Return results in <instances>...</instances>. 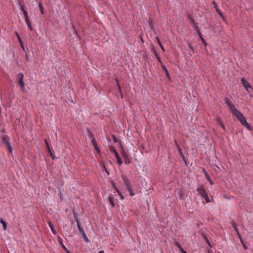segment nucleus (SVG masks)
<instances>
[{"mask_svg": "<svg viewBox=\"0 0 253 253\" xmlns=\"http://www.w3.org/2000/svg\"><path fill=\"white\" fill-rule=\"evenodd\" d=\"M127 190L129 192V193L131 196H133L134 195V193L133 192V189L131 188V186L126 188Z\"/></svg>", "mask_w": 253, "mask_h": 253, "instance_id": "a211bd4d", "label": "nucleus"}, {"mask_svg": "<svg viewBox=\"0 0 253 253\" xmlns=\"http://www.w3.org/2000/svg\"><path fill=\"white\" fill-rule=\"evenodd\" d=\"M232 226H233V227L234 230L236 231L237 234L239 233V230H238V228H237V227L236 226V224L235 223H233Z\"/></svg>", "mask_w": 253, "mask_h": 253, "instance_id": "cd10ccee", "label": "nucleus"}, {"mask_svg": "<svg viewBox=\"0 0 253 253\" xmlns=\"http://www.w3.org/2000/svg\"><path fill=\"white\" fill-rule=\"evenodd\" d=\"M189 20H190V22H191V23L192 25H193V24L194 23H195V22H194V19H193L192 18L190 17V18H189Z\"/></svg>", "mask_w": 253, "mask_h": 253, "instance_id": "c9c22d12", "label": "nucleus"}, {"mask_svg": "<svg viewBox=\"0 0 253 253\" xmlns=\"http://www.w3.org/2000/svg\"><path fill=\"white\" fill-rule=\"evenodd\" d=\"M250 89H248V91H247V92L249 93V94L250 95V94H252L251 93V90H250Z\"/></svg>", "mask_w": 253, "mask_h": 253, "instance_id": "49530a36", "label": "nucleus"}, {"mask_svg": "<svg viewBox=\"0 0 253 253\" xmlns=\"http://www.w3.org/2000/svg\"><path fill=\"white\" fill-rule=\"evenodd\" d=\"M21 10H22L23 14L25 16V20L27 19H29V17L28 16L27 12L24 9V7H21Z\"/></svg>", "mask_w": 253, "mask_h": 253, "instance_id": "2eb2a0df", "label": "nucleus"}, {"mask_svg": "<svg viewBox=\"0 0 253 253\" xmlns=\"http://www.w3.org/2000/svg\"><path fill=\"white\" fill-rule=\"evenodd\" d=\"M207 243H208V244L209 245V246L210 247H211V246L210 243L209 242V241L208 240L207 241Z\"/></svg>", "mask_w": 253, "mask_h": 253, "instance_id": "a18cd8bd", "label": "nucleus"}, {"mask_svg": "<svg viewBox=\"0 0 253 253\" xmlns=\"http://www.w3.org/2000/svg\"><path fill=\"white\" fill-rule=\"evenodd\" d=\"M241 82L247 91H248V89H251L253 91V88L252 87L250 84L245 78H241Z\"/></svg>", "mask_w": 253, "mask_h": 253, "instance_id": "20e7f679", "label": "nucleus"}, {"mask_svg": "<svg viewBox=\"0 0 253 253\" xmlns=\"http://www.w3.org/2000/svg\"><path fill=\"white\" fill-rule=\"evenodd\" d=\"M117 192L118 193L119 195L120 196V197L121 199V200H124V197L123 196V195L122 194V193L121 192V191L118 190H117Z\"/></svg>", "mask_w": 253, "mask_h": 253, "instance_id": "c85d7f7f", "label": "nucleus"}, {"mask_svg": "<svg viewBox=\"0 0 253 253\" xmlns=\"http://www.w3.org/2000/svg\"><path fill=\"white\" fill-rule=\"evenodd\" d=\"M215 10L216 11V12L218 13V14L221 16V17H222V18L224 20V17L222 13V12L220 11V10H219V9L218 8V7L217 6H215Z\"/></svg>", "mask_w": 253, "mask_h": 253, "instance_id": "5701e85b", "label": "nucleus"}, {"mask_svg": "<svg viewBox=\"0 0 253 253\" xmlns=\"http://www.w3.org/2000/svg\"><path fill=\"white\" fill-rule=\"evenodd\" d=\"M123 157L125 159V162L126 164L130 163V160L128 159L126 154L123 155Z\"/></svg>", "mask_w": 253, "mask_h": 253, "instance_id": "b1692460", "label": "nucleus"}, {"mask_svg": "<svg viewBox=\"0 0 253 253\" xmlns=\"http://www.w3.org/2000/svg\"><path fill=\"white\" fill-rule=\"evenodd\" d=\"M111 151L114 153L115 156L117 159L118 163L119 165H121L122 164V161L121 159V158L119 157L118 153H117V151L115 150V149L114 147H112L111 148Z\"/></svg>", "mask_w": 253, "mask_h": 253, "instance_id": "423d86ee", "label": "nucleus"}, {"mask_svg": "<svg viewBox=\"0 0 253 253\" xmlns=\"http://www.w3.org/2000/svg\"><path fill=\"white\" fill-rule=\"evenodd\" d=\"M113 139H114V141L116 142H117V139H116V137L115 135H113Z\"/></svg>", "mask_w": 253, "mask_h": 253, "instance_id": "79ce46f5", "label": "nucleus"}, {"mask_svg": "<svg viewBox=\"0 0 253 253\" xmlns=\"http://www.w3.org/2000/svg\"><path fill=\"white\" fill-rule=\"evenodd\" d=\"M39 7H40V10L41 11L42 14H43V6H42V4L41 3H39Z\"/></svg>", "mask_w": 253, "mask_h": 253, "instance_id": "2f4dec72", "label": "nucleus"}, {"mask_svg": "<svg viewBox=\"0 0 253 253\" xmlns=\"http://www.w3.org/2000/svg\"><path fill=\"white\" fill-rule=\"evenodd\" d=\"M45 144H46V146L47 147V148L48 152L50 153V152H51V151L50 150V149L48 143L47 142V141L46 140H45Z\"/></svg>", "mask_w": 253, "mask_h": 253, "instance_id": "7c9ffc66", "label": "nucleus"}, {"mask_svg": "<svg viewBox=\"0 0 253 253\" xmlns=\"http://www.w3.org/2000/svg\"><path fill=\"white\" fill-rule=\"evenodd\" d=\"M106 171L107 173V174L109 175V171L107 170H106Z\"/></svg>", "mask_w": 253, "mask_h": 253, "instance_id": "3c124183", "label": "nucleus"}, {"mask_svg": "<svg viewBox=\"0 0 253 253\" xmlns=\"http://www.w3.org/2000/svg\"><path fill=\"white\" fill-rule=\"evenodd\" d=\"M98 253H105L103 251H100L98 252Z\"/></svg>", "mask_w": 253, "mask_h": 253, "instance_id": "09e8293b", "label": "nucleus"}, {"mask_svg": "<svg viewBox=\"0 0 253 253\" xmlns=\"http://www.w3.org/2000/svg\"><path fill=\"white\" fill-rule=\"evenodd\" d=\"M47 224L49 227V228H50L52 233L54 234V235H55L56 234V232L55 231V230H54V227H53V225L52 224V223L51 222V221H49L48 222H47Z\"/></svg>", "mask_w": 253, "mask_h": 253, "instance_id": "9d476101", "label": "nucleus"}, {"mask_svg": "<svg viewBox=\"0 0 253 253\" xmlns=\"http://www.w3.org/2000/svg\"><path fill=\"white\" fill-rule=\"evenodd\" d=\"M163 69L165 71L167 77L170 80V76H169V74L168 71L167 69V68L165 67V66H163Z\"/></svg>", "mask_w": 253, "mask_h": 253, "instance_id": "bb28decb", "label": "nucleus"}, {"mask_svg": "<svg viewBox=\"0 0 253 253\" xmlns=\"http://www.w3.org/2000/svg\"><path fill=\"white\" fill-rule=\"evenodd\" d=\"M240 240L241 242L242 243V244H244V242H243V240L242 238L241 239H240Z\"/></svg>", "mask_w": 253, "mask_h": 253, "instance_id": "de8ad7c7", "label": "nucleus"}, {"mask_svg": "<svg viewBox=\"0 0 253 253\" xmlns=\"http://www.w3.org/2000/svg\"><path fill=\"white\" fill-rule=\"evenodd\" d=\"M243 246H244V248L246 250V249H247V247H246V246H245V245L244 244H244H243Z\"/></svg>", "mask_w": 253, "mask_h": 253, "instance_id": "8fccbe9b", "label": "nucleus"}, {"mask_svg": "<svg viewBox=\"0 0 253 253\" xmlns=\"http://www.w3.org/2000/svg\"><path fill=\"white\" fill-rule=\"evenodd\" d=\"M77 226H78V228L79 229V231L82 234L84 233V230H83L82 228L81 227V224H80L79 221L77 220Z\"/></svg>", "mask_w": 253, "mask_h": 253, "instance_id": "6ab92c4d", "label": "nucleus"}, {"mask_svg": "<svg viewBox=\"0 0 253 253\" xmlns=\"http://www.w3.org/2000/svg\"><path fill=\"white\" fill-rule=\"evenodd\" d=\"M119 89L121 90V87L120 86H119Z\"/></svg>", "mask_w": 253, "mask_h": 253, "instance_id": "603ef678", "label": "nucleus"}, {"mask_svg": "<svg viewBox=\"0 0 253 253\" xmlns=\"http://www.w3.org/2000/svg\"><path fill=\"white\" fill-rule=\"evenodd\" d=\"M17 83L20 85L23 91L25 90V84L23 82L24 75L22 73H20L17 76Z\"/></svg>", "mask_w": 253, "mask_h": 253, "instance_id": "7ed1b4c3", "label": "nucleus"}, {"mask_svg": "<svg viewBox=\"0 0 253 253\" xmlns=\"http://www.w3.org/2000/svg\"><path fill=\"white\" fill-rule=\"evenodd\" d=\"M178 195L180 199H183L184 196L183 191L180 190L178 193Z\"/></svg>", "mask_w": 253, "mask_h": 253, "instance_id": "aec40b11", "label": "nucleus"}, {"mask_svg": "<svg viewBox=\"0 0 253 253\" xmlns=\"http://www.w3.org/2000/svg\"><path fill=\"white\" fill-rule=\"evenodd\" d=\"M51 156V157H52V159H54V156L52 154V152H50V153H49Z\"/></svg>", "mask_w": 253, "mask_h": 253, "instance_id": "a19ab883", "label": "nucleus"}, {"mask_svg": "<svg viewBox=\"0 0 253 253\" xmlns=\"http://www.w3.org/2000/svg\"><path fill=\"white\" fill-rule=\"evenodd\" d=\"M2 142L5 144V145H7V144L10 143L9 142V138L8 136H5L2 137Z\"/></svg>", "mask_w": 253, "mask_h": 253, "instance_id": "1a4fd4ad", "label": "nucleus"}, {"mask_svg": "<svg viewBox=\"0 0 253 253\" xmlns=\"http://www.w3.org/2000/svg\"><path fill=\"white\" fill-rule=\"evenodd\" d=\"M175 245L177 246L178 248L179 249L180 251H181V249H183L181 246L180 244H179L178 243H177Z\"/></svg>", "mask_w": 253, "mask_h": 253, "instance_id": "473e14b6", "label": "nucleus"}, {"mask_svg": "<svg viewBox=\"0 0 253 253\" xmlns=\"http://www.w3.org/2000/svg\"><path fill=\"white\" fill-rule=\"evenodd\" d=\"M193 27L194 28V29H195V31H197L199 34V35L200 36H201V32H200L199 29H198V26L197 25V24L196 23H194L192 25Z\"/></svg>", "mask_w": 253, "mask_h": 253, "instance_id": "4468645a", "label": "nucleus"}, {"mask_svg": "<svg viewBox=\"0 0 253 253\" xmlns=\"http://www.w3.org/2000/svg\"><path fill=\"white\" fill-rule=\"evenodd\" d=\"M16 36L17 37V39H18V42L20 44V46L22 48V49L24 51L25 50V48H24V44H23V42L21 40V39L20 38L19 34L18 33H16Z\"/></svg>", "mask_w": 253, "mask_h": 253, "instance_id": "6e6552de", "label": "nucleus"}, {"mask_svg": "<svg viewBox=\"0 0 253 253\" xmlns=\"http://www.w3.org/2000/svg\"><path fill=\"white\" fill-rule=\"evenodd\" d=\"M156 39H157V42L159 43V44L160 46V47H161V48L163 49V51H165L164 48L162 46V44H161V43L160 42V40L158 38H157Z\"/></svg>", "mask_w": 253, "mask_h": 253, "instance_id": "c756f323", "label": "nucleus"}, {"mask_svg": "<svg viewBox=\"0 0 253 253\" xmlns=\"http://www.w3.org/2000/svg\"><path fill=\"white\" fill-rule=\"evenodd\" d=\"M178 152H179V154L180 156L181 157V158H182L183 160L184 161H185V163H186V160L185 159L184 155L182 153V149H179Z\"/></svg>", "mask_w": 253, "mask_h": 253, "instance_id": "4be33fe9", "label": "nucleus"}, {"mask_svg": "<svg viewBox=\"0 0 253 253\" xmlns=\"http://www.w3.org/2000/svg\"><path fill=\"white\" fill-rule=\"evenodd\" d=\"M25 21H26V24H27V26L29 27V28L30 29V30L31 31H32L33 30V27H32V25L31 24V23H30L29 19H27Z\"/></svg>", "mask_w": 253, "mask_h": 253, "instance_id": "f3484780", "label": "nucleus"}, {"mask_svg": "<svg viewBox=\"0 0 253 253\" xmlns=\"http://www.w3.org/2000/svg\"><path fill=\"white\" fill-rule=\"evenodd\" d=\"M175 145L178 149V150H179V149H181L179 146V144H178L177 141H175Z\"/></svg>", "mask_w": 253, "mask_h": 253, "instance_id": "e433bc0d", "label": "nucleus"}, {"mask_svg": "<svg viewBox=\"0 0 253 253\" xmlns=\"http://www.w3.org/2000/svg\"><path fill=\"white\" fill-rule=\"evenodd\" d=\"M114 198L113 197H109V204L111 205V206L114 208L115 206L114 204Z\"/></svg>", "mask_w": 253, "mask_h": 253, "instance_id": "f8f14e48", "label": "nucleus"}, {"mask_svg": "<svg viewBox=\"0 0 253 253\" xmlns=\"http://www.w3.org/2000/svg\"><path fill=\"white\" fill-rule=\"evenodd\" d=\"M26 59H27V60H28V56H26Z\"/></svg>", "mask_w": 253, "mask_h": 253, "instance_id": "864d4df0", "label": "nucleus"}, {"mask_svg": "<svg viewBox=\"0 0 253 253\" xmlns=\"http://www.w3.org/2000/svg\"><path fill=\"white\" fill-rule=\"evenodd\" d=\"M149 26H150V28L151 29H152L153 28V27H154V25H153V24L152 23V22L151 21H150L149 22Z\"/></svg>", "mask_w": 253, "mask_h": 253, "instance_id": "72a5a7b5", "label": "nucleus"}, {"mask_svg": "<svg viewBox=\"0 0 253 253\" xmlns=\"http://www.w3.org/2000/svg\"><path fill=\"white\" fill-rule=\"evenodd\" d=\"M7 147L8 153L10 154L11 155H12V148L10 144V143L7 144V145H5Z\"/></svg>", "mask_w": 253, "mask_h": 253, "instance_id": "ddd939ff", "label": "nucleus"}, {"mask_svg": "<svg viewBox=\"0 0 253 253\" xmlns=\"http://www.w3.org/2000/svg\"><path fill=\"white\" fill-rule=\"evenodd\" d=\"M181 252L182 253H187L185 250H183V249H181Z\"/></svg>", "mask_w": 253, "mask_h": 253, "instance_id": "37998d69", "label": "nucleus"}, {"mask_svg": "<svg viewBox=\"0 0 253 253\" xmlns=\"http://www.w3.org/2000/svg\"><path fill=\"white\" fill-rule=\"evenodd\" d=\"M212 4L213 5L214 7L215 8V6H217V5H216V4L215 2L214 1H212Z\"/></svg>", "mask_w": 253, "mask_h": 253, "instance_id": "4c0bfd02", "label": "nucleus"}, {"mask_svg": "<svg viewBox=\"0 0 253 253\" xmlns=\"http://www.w3.org/2000/svg\"><path fill=\"white\" fill-rule=\"evenodd\" d=\"M0 222L2 225V227L4 230L6 229V224L5 222L3 220L2 218L0 219Z\"/></svg>", "mask_w": 253, "mask_h": 253, "instance_id": "412c9836", "label": "nucleus"}, {"mask_svg": "<svg viewBox=\"0 0 253 253\" xmlns=\"http://www.w3.org/2000/svg\"><path fill=\"white\" fill-rule=\"evenodd\" d=\"M82 235H83V236L84 237L85 242L86 243H89V240L88 239L87 237L86 236L85 233L84 232V233H82Z\"/></svg>", "mask_w": 253, "mask_h": 253, "instance_id": "393cba45", "label": "nucleus"}, {"mask_svg": "<svg viewBox=\"0 0 253 253\" xmlns=\"http://www.w3.org/2000/svg\"><path fill=\"white\" fill-rule=\"evenodd\" d=\"M92 137H93V136H92ZM91 142L92 143V144L93 145L95 149L97 151H99V149L96 145V143L95 142V141L93 137H92V139L91 140Z\"/></svg>", "mask_w": 253, "mask_h": 253, "instance_id": "dca6fc26", "label": "nucleus"}, {"mask_svg": "<svg viewBox=\"0 0 253 253\" xmlns=\"http://www.w3.org/2000/svg\"><path fill=\"white\" fill-rule=\"evenodd\" d=\"M197 190L198 192V194L205 200L207 203L210 202V200L209 199L208 194L207 193L203 186H198Z\"/></svg>", "mask_w": 253, "mask_h": 253, "instance_id": "f03ea898", "label": "nucleus"}, {"mask_svg": "<svg viewBox=\"0 0 253 253\" xmlns=\"http://www.w3.org/2000/svg\"><path fill=\"white\" fill-rule=\"evenodd\" d=\"M204 174H205V176L206 178H207L208 181L209 182L210 184L211 185H213V182L212 181V179L210 177V175H209V174L208 173L207 171L204 170Z\"/></svg>", "mask_w": 253, "mask_h": 253, "instance_id": "0eeeda50", "label": "nucleus"}, {"mask_svg": "<svg viewBox=\"0 0 253 253\" xmlns=\"http://www.w3.org/2000/svg\"><path fill=\"white\" fill-rule=\"evenodd\" d=\"M188 47L191 50L193 49V46L191 44H188Z\"/></svg>", "mask_w": 253, "mask_h": 253, "instance_id": "ea45409f", "label": "nucleus"}, {"mask_svg": "<svg viewBox=\"0 0 253 253\" xmlns=\"http://www.w3.org/2000/svg\"><path fill=\"white\" fill-rule=\"evenodd\" d=\"M189 20H190V22H191V23L192 25H193V24L194 23H195V22H194V19H193L192 18L190 17V18H189Z\"/></svg>", "mask_w": 253, "mask_h": 253, "instance_id": "f704fd0d", "label": "nucleus"}, {"mask_svg": "<svg viewBox=\"0 0 253 253\" xmlns=\"http://www.w3.org/2000/svg\"><path fill=\"white\" fill-rule=\"evenodd\" d=\"M225 103L227 105L229 109L231 111L232 114L236 117L242 125L245 126L248 129L251 130V127L249 124L247 122L245 117L242 113L238 111L234 104L229 99H227Z\"/></svg>", "mask_w": 253, "mask_h": 253, "instance_id": "f257e3e1", "label": "nucleus"}, {"mask_svg": "<svg viewBox=\"0 0 253 253\" xmlns=\"http://www.w3.org/2000/svg\"><path fill=\"white\" fill-rule=\"evenodd\" d=\"M217 124L219 126H220L224 130H225V127L223 123V122L220 120H217Z\"/></svg>", "mask_w": 253, "mask_h": 253, "instance_id": "9b49d317", "label": "nucleus"}, {"mask_svg": "<svg viewBox=\"0 0 253 253\" xmlns=\"http://www.w3.org/2000/svg\"><path fill=\"white\" fill-rule=\"evenodd\" d=\"M61 246L62 247V248L64 249V250L67 253H71L70 251L66 248V247L64 246V245L62 243V242H61Z\"/></svg>", "mask_w": 253, "mask_h": 253, "instance_id": "a878e982", "label": "nucleus"}, {"mask_svg": "<svg viewBox=\"0 0 253 253\" xmlns=\"http://www.w3.org/2000/svg\"><path fill=\"white\" fill-rule=\"evenodd\" d=\"M121 177H122V179L123 180L124 184L126 186V188L131 186L130 182L129 180H128L127 177L126 175L123 174Z\"/></svg>", "mask_w": 253, "mask_h": 253, "instance_id": "39448f33", "label": "nucleus"}, {"mask_svg": "<svg viewBox=\"0 0 253 253\" xmlns=\"http://www.w3.org/2000/svg\"><path fill=\"white\" fill-rule=\"evenodd\" d=\"M237 235H238V238H239L240 239L242 238L241 235V234H240V233H238V234H237Z\"/></svg>", "mask_w": 253, "mask_h": 253, "instance_id": "c03bdc74", "label": "nucleus"}, {"mask_svg": "<svg viewBox=\"0 0 253 253\" xmlns=\"http://www.w3.org/2000/svg\"><path fill=\"white\" fill-rule=\"evenodd\" d=\"M200 38H201V40H202V41H203V42H204V44L206 45L207 44H206V42H205V41H204V39L202 37V36H200Z\"/></svg>", "mask_w": 253, "mask_h": 253, "instance_id": "58836bf2", "label": "nucleus"}]
</instances>
